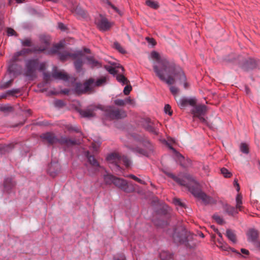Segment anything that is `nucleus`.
I'll use <instances>...</instances> for the list:
<instances>
[{
    "instance_id": "obj_1",
    "label": "nucleus",
    "mask_w": 260,
    "mask_h": 260,
    "mask_svg": "<svg viewBox=\"0 0 260 260\" xmlns=\"http://www.w3.org/2000/svg\"><path fill=\"white\" fill-rule=\"evenodd\" d=\"M154 72L158 78L168 85H172L175 83L173 76L176 77L181 82L186 81V76L182 69L174 63V69L171 72H168L162 69H159L157 65L153 66Z\"/></svg>"
},
{
    "instance_id": "obj_2",
    "label": "nucleus",
    "mask_w": 260,
    "mask_h": 260,
    "mask_svg": "<svg viewBox=\"0 0 260 260\" xmlns=\"http://www.w3.org/2000/svg\"><path fill=\"white\" fill-rule=\"evenodd\" d=\"M194 235L188 232L183 226L179 225L174 228L172 238L177 244H184L189 248H193L196 244L193 242Z\"/></svg>"
},
{
    "instance_id": "obj_3",
    "label": "nucleus",
    "mask_w": 260,
    "mask_h": 260,
    "mask_svg": "<svg viewBox=\"0 0 260 260\" xmlns=\"http://www.w3.org/2000/svg\"><path fill=\"white\" fill-rule=\"evenodd\" d=\"M46 63L40 62L38 58H30L25 60L24 75L32 80L37 77V71H45Z\"/></svg>"
},
{
    "instance_id": "obj_4",
    "label": "nucleus",
    "mask_w": 260,
    "mask_h": 260,
    "mask_svg": "<svg viewBox=\"0 0 260 260\" xmlns=\"http://www.w3.org/2000/svg\"><path fill=\"white\" fill-rule=\"evenodd\" d=\"M40 137L43 142H47L49 145H52L57 143L61 145H66L68 146H74L77 144L76 140L75 139H71L63 136L58 138L52 132H46L42 134Z\"/></svg>"
},
{
    "instance_id": "obj_5",
    "label": "nucleus",
    "mask_w": 260,
    "mask_h": 260,
    "mask_svg": "<svg viewBox=\"0 0 260 260\" xmlns=\"http://www.w3.org/2000/svg\"><path fill=\"white\" fill-rule=\"evenodd\" d=\"M189 191L197 198L201 199L205 205L215 204L216 201L213 198L207 196L205 192H203L199 185L195 182L194 185L188 186Z\"/></svg>"
},
{
    "instance_id": "obj_6",
    "label": "nucleus",
    "mask_w": 260,
    "mask_h": 260,
    "mask_svg": "<svg viewBox=\"0 0 260 260\" xmlns=\"http://www.w3.org/2000/svg\"><path fill=\"white\" fill-rule=\"evenodd\" d=\"M151 57L153 59H156L159 66H157L159 69H162L168 72H171L174 69V62L169 60L166 57H160L159 53L155 51H153L151 53Z\"/></svg>"
},
{
    "instance_id": "obj_7",
    "label": "nucleus",
    "mask_w": 260,
    "mask_h": 260,
    "mask_svg": "<svg viewBox=\"0 0 260 260\" xmlns=\"http://www.w3.org/2000/svg\"><path fill=\"white\" fill-rule=\"evenodd\" d=\"M105 116L110 120H118L125 118L127 116L126 112L123 109L115 108L113 106L107 108L104 107Z\"/></svg>"
},
{
    "instance_id": "obj_8",
    "label": "nucleus",
    "mask_w": 260,
    "mask_h": 260,
    "mask_svg": "<svg viewBox=\"0 0 260 260\" xmlns=\"http://www.w3.org/2000/svg\"><path fill=\"white\" fill-rule=\"evenodd\" d=\"M239 66L244 71L248 72L260 66V61L258 59L251 57L244 59L243 56H239Z\"/></svg>"
},
{
    "instance_id": "obj_9",
    "label": "nucleus",
    "mask_w": 260,
    "mask_h": 260,
    "mask_svg": "<svg viewBox=\"0 0 260 260\" xmlns=\"http://www.w3.org/2000/svg\"><path fill=\"white\" fill-rule=\"evenodd\" d=\"M142 126L143 128L151 134L158 136L159 134L158 126L160 123L157 122L156 124L151 120L149 118L143 119L142 121Z\"/></svg>"
},
{
    "instance_id": "obj_10",
    "label": "nucleus",
    "mask_w": 260,
    "mask_h": 260,
    "mask_svg": "<svg viewBox=\"0 0 260 260\" xmlns=\"http://www.w3.org/2000/svg\"><path fill=\"white\" fill-rule=\"evenodd\" d=\"M92 78H90L86 80L82 84L80 82L75 84L74 91L78 94H84L88 92H91V84L93 83Z\"/></svg>"
},
{
    "instance_id": "obj_11",
    "label": "nucleus",
    "mask_w": 260,
    "mask_h": 260,
    "mask_svg": "<svg viewBox=\"0 0 260 260\" xmlns=\"http://www.w3.org/2000/svg\"><path fill=\"white\" fill-rule=\"evenodd\" d=\"M85 155L87 159L88 162L93 168L92 169L87 168V171L90 174V175L95 174L96 172L99 171L100 169L102 168V167L100 166V164L99 163L98 160L95 158L94 156L93 155L91 154L89 151H86Z\"/></svg>"
},
{
    "instance_id": "obj_12",
    "label": "nucleus",
    "mask_w": 260,
    "mask_h": 260,
    "mask_svg": "<svg viewBox=\"0 0 260 260\" xmlns=\"http://www.w3.org/2000/svg\"><path fill=\"white\" fill-rule=\"evenodd\" d=\"M98 109L104 110V107L101 105H90L86 109L80 110L79 113L82 117L89 118L95 116L94 112Z\"/></svg>"
},
{
    "instance_id": "obj_13",
    "label": "nucleus",
    "mask_w": 260,
    "mask_h": 260,
    "mask_svg": "<svg viewBox=\"0 0 260 260\" xmlns=\"http://www.w3.org/2000/svg\"><path fill=\"white\" fill-rule=\"evenodd\" d=\"M59 59L61 61H66L69 58L71 57L73 59H76L80 56H83L84 54L81 50L77 51L75 53H70L68 51H64L62 53H59Z\"/></svg>"
},
{
    "instance_id": "obj_14",
    "label": "nucleus",
    "mask_w": 260,
    "mask_h": 260,
    "mask_svg": "<svg viewBox=\"0 0 260 260\" xmlns=\"http://www.w3.org/2000/svg\"><path fill=\"white\" fill-rule=\"evenodd\" d=\"M100 17L101 18L100 19H96L95 21L98 28L102 31L109 30L111 26L110 23L106 18L103 17L101 15Z\"/></svg>"
},
{
    "instance_id": "obj_15",
    "label": "nucleus",
    "mask_w": 260,
    "mask_h": 260,
    "mask_svg": "<svg viewBox=\"0 0 260 260\" xmlns=\"http://www.w3.org/2000/svg\"><path fill=\"white\" fill-rule=\"evenodd\" d=\"M163 143L165 144L170 149L172 150L173 152L175 153L177 160L180 164V165L182 166L183 168L187 167V165L184 162L185 160L184 157L178 152L174 147L172 146V145L166 140H164L162 141Z\"/></svg>"
},
{
    "instance_id": "obj_16",
    "label": "nucleus",
    "mask_w": 260,
    "mask_h": 260,
    "mask_svg": "<svg viewBox=\"0 0 260 260\" xmlns=\"http://www.w3.org/2000/svg\"><path fill=\"white\" fill-rule=\"evenodd\" d=\"M197 103V100L195 97L189 98L183 97L180 99L178 102V104L181 108H184L188 105L193 107L196 106Z\"/></svg>"
},
{
    "instance_id": "obj_17",
    "label": "nucleus",
    "mask_w": 260,
    "mask_h": 260,
    "mask_svg": "<svg viewBox=\"0 0 260 260\" xmlns=\"http://www.w3.org/2000/svg\"><path fill=\"white\" fill-rule=\"evenodd\" d=\"M193 109L191 110V113L193 115V117H198L203 116L207 111V107L205 105H199L193 107Z\"/></svg>"
},
{
    "instance_id": "obj_18",
    "label": "nucleus",
    "mask_w": 260,
    "mask_h": 260,
    "mask_svg": "<svg viewBox=\"0 0 260 260\" xmlns=\"http://www.w3.org/2000/svg\"><path fill=\"white\" fill-rule=\"evenodd\" d=\"M16 185V182L12 177L6 178L4 181V191L9 193Z\"/></svg>"
},
{
    "instance_id": "obj_19",
    "label": "nucleus",
    "mask_w": 260,
    "mask_h": 260,
    "mask_svg": "<svg viewBox=\"0 0 260 260\" xmlns=\"http://www.w3.org/2000/svg\"><path fill=\"white\" fill-rule=\"evenodd\" d=\"M39 40L42 45L40 46H36L35 47L36 48H38L39 49H44V52L48 48L50 45V37L45 35H41L39 37Z\"/></svg>"
},
{
    "instance_id": "obj_20",
    "label": "nucleus",
    "mask_w": 260,
    "mask_h": 260,
    "mask_svg": "<svg viewBox=\"0 0 260 260\" xmlns=\"http://www.w3.org/2000/svg\"><path fill=\"white\" fill-rule=\"evenodd\" d=\"M60 166L57 162H51L48 168V174L52 177H55L59 173Z\"/></svg>"
},
{
    "instance_id": "obj_21",
    "label": "nucleus",
    "mask_w": 260,
    "mask_h": 260,
    "mask_svg": "<svg viewBox=\"0 0 260 260\" xmlns=\"http://www.w3.org/2000/svg\"><path fill=\"white\" fill-rule=\"evenodd\" d=\"M113 66H105V69L110 74L114 76L117 75L118 72H120L118 70V69H121V72L122 73L124 71V68L123 67L120 66V64L117 65L116 63H113Z\"/></svg>"
},
{
    "instance_id": "obj_22",
    "label": "nucleus",
    "mask_w": 260,
    "mask_h": 260,
    "mask_svg": "<svg viewBox=\"0 0 260 260\" xmlns=\"http://www.w3.org/2000/svg\"><path fill=\"white\" fill-rule=\"evenodd\" d=\"M120 155V154L117 153H111L107 155L106 159L114 165L117 169H119L120 166L118 165V163L119 162Z\"/></svg>"
},
{
    "instance_id": "obj_23",
    "label": "nucleus",
    "mask_w": 260,
    "mask_h": 260,
    "mask_svg": "<svg viewBox=\"0 0 260 260\" xmlns=\"http://www.w3.org/2000/svg\"><path fill=\"white\" fill-rule=\"evenodd\" d=\"M258 235V231L254 229H250L247 232L248 241L252 243H256Z\"/></svg>"
},
{
    "instance_id": "obj_24",
    "label": "nucleus",
    "mask_w": 260,
    "mask_h": 260,
    "mask_svg": "<svg viewBox=\"0 0 260 260\" xmlns=\"http://www.w3.org/2000/svg\"><path fill=\"white\" fill-rule=\"evenodd\" d=\"M140 142L145 148L146 150H148L150 153L153 152L154 146L148 139L146 138H142L140 140Z\"/></svg>"
},
{
    "instance_id": "obj_25",
    "label": "nucleus",
    "mask_w": 260,
    "mask_h": 260,
    "mask_svg": "<svg viewBox=\"0 0 260 260\" xmlns=\"http://www.w3.org/2000/svg\"><path fill=\"white\" fill-rule=\"evenodd\" d=\"M43 50L44 49H39L35 46L32 48H23L20 51H18V55H20V56H23L30 53H40L43 52Z\"/></svg>"
},
{
    "instance_id": "obj_26",
    "label": "nucleus",
    "mask_w": 260,
    "mask_h": 260,
    "mask_svg": "<svg viewBox=\"0 0 260 260\" xmlns=\"http://www.w3.org/2000/svg\"><path fill=\"white\" fill-rule=\"evenodd\" d=\"M86 59L87 60V64L91 68H100L102 67V63L96 60L92 56H86Z\"/></svg>"
},
{
    "instance_id": "obj_27",
    "label": "nucleus",
    "mask_w": 260,
    "mask_h": 260,
    "mask_svg": "<svg viewBox=\"0 0 260 260\" xmlns=\"http://www.w3.org/2000/svg\"><path fill=\"white\" fill-rule=\"evenodd\" d=\"M93 83L91 84V91H93L94 88L95 87H100L102 86L107 83V78L106 77H102L101 78L95 80L94 79L92 78Z\"/></svg>"
},
{
    "instance_id": "obj_28",
    "label": "nucleus",
    "mask_w": 260,
    "mask_h": 260,
    "mask_svg": "<svg viewBox=\"0 0 260 260\" xmlns=\"http://www.w3.org/2000/svg\"><path fill=\"white\" fill-rule=\"evenodd\" d=\"M165 174L167 176L172 178L173 180H174L175 182H176L178 184H179L182 186H188L187 183L183 179L179 178L178 177L175 176L174 174H173V173H170V172H165Z\"/></svg>"
},
{
    "instance_id": "obj_29",
    "label": "nucleus",
    "mask_w": 260,
    "mask_h": 260,
    "mask_svg": "<svg viewBox=\"0 0 260 260\" xmlns=\"http://www.w3.org/2000/svg\"><path fill=\"white\" fill-rule=\"evenodd\" d=\"M52 77L55 79H61L64 81H67L69 78L67 74L57 71L56 67H54L53 69Z\"/></svg>"
},
{
    "instance_id": "obj_30",
    "label": "nucleus",
    "mask_w": 260,
    "mask_h": 260,
    "mask_svg": "<svg viewBox=\"0 0 260 260\" xmlns=\"http://www.w3.org/2000/svg\"><path fill=\"white\" fill-rule=\"evenodd\" d=\"M239 56H241V55L237 56L235 54H231L228 56H226L223 60L226 63H233L236 64H239Z\"/></svg>"
},
{
    "instance_id": "obj_31",
    "label": "nucleus",
    "mask_w": 260,
    "mask_h": 260,
    "mask_svg": "<svg viewBox=\"0 0 260 260\" xmlns=\"http://www.w3.org/2000/svg\"><path fill=\"white\" fill-rule=\"evenodd\" d=\"M83 56H80L76 58L74 61V65L76 71L78 73L80 72L82 69L83 61L82 58Z\"/></svg>"
},
{
    "instance_id": "obj_32",
    "label": "nucleus",
    "mask_w": 260,
    "mask_h": 260,
    "mask_svg": "<svg viewBox=\"0 0 260 260\" xmlns=\"http://www.w3.org/2000/svg\"><path fill=\"white\" fill-rule=\"evenodd\" d=\"M224 210L226 213H227L229 215L234 216L235 214L238 213L237 211V208L236 207H234L231 206L228 204H225L223 206Z\"/></svg>"
},
{
    "instance_id": "obj_33",
    "label": "nucleus",
    "mask_w": 260,
    "mask_h": 260,
    "mask_svg": "<svg viewBox=\"0 0 260 260\" xmlns=\"http://www.w3.org/2000/svg\"><path fill=\"white\" fill-rule=\"evenodd\" d=\"M123 186H122L121 188L123 191L126 193H131L133 192L135 190V188L134 187V184L132 183H128L127 181L125 180V183Z\"/></svg>"
},
{
    "instance_id": "obj_34",
    "label": "nucleus",
    "mask_w": 260,
    "mask_h": 260,
    "mask_svg": "<svg viewBox=\"0 0 260 260\" xmlns=\"http://www.w3.org/2000/svg\"><path fill=\"white\" fill-rule=\"evenodd\" d=\"M21 69L20 66L16 63H11L8 67V71L10 73L17 74L19 73Z\"/></svg>"
},
{
    "instance_id": "obj_35",
    "label": "nucleus",
    "mask_w": 260,
    "mask_h": 260,
    "mask_svg": "<svg viewBox=\"0 0 260 260\" xmlns=\"http://www.w3.org/2000/svg\"><path fill=\"white\" fill-rule=\"evenodd\" d=\"M131 150L134 152L139 153L141 155L147 157H148L149 155L150 154V153L148 150H146L145 149H143L139 147H133L131 149Z\"/></svg>"
},
{
    "instance_id": "obj_36",
    "label": "nucleus",
    "mask_w": 260,
    "mask_h": 260,
    "mask_svg": "<svg viewBox=\"0 0 260 260\" xmlns=\"http://www.w3.org/2000/svg\"><path fill=\"white\" fill-rule=\"evenodd\" d=\"M161 260H174L173 254L167 251H162L159 254Z\"/></svg>"
},
{
    "instance_id": "obj_37",
    "label": "nucleus",
    "mask_w": 260,
    "mask_h": 260,
    "mask_svg": "<svg viewBox=\"0 0 260 260\" xmlns=\"http://www.w3.org/2000/svg\"><path fill=\"white\" fill-rule=\"evenodd\" d=\"M119 162H122L126 168L129 167L132 164L129 158L125 155H120Z\"/></svg>"
},
{
    "instance_id": "obj_38",
    "label": "nucleus",
    "mask_w": 260,
    "mask_h": 260,
    "mask_svg": "<svg viewBox=\"0 0 260 260\" xmlns=\"http://www.w3.org/2000/svg\"><path fill=\"white\" fill-rule=\"evenodd\" d=\"M226 236L233 243H236L237 242L236 235L233 231L228 229L226 231Z\"/></svg>"
},
{
    "instance_id": "obj_39",
    "label": "nucleus",
    "mask_w": 260,
    "mask_h": 260,
    "mask_svg": "<svg viewBox=\"0 0 260 260\" xmlns=\"http://www.w3.org/2000/svg\"><path fill=\"white\" fill-rule=\"evenodd\" d=\"M12 149V145L11 144H0V153L1 154L9 152Z\"/></svg>"
},
{
    "instance_id": "obj_40",
    "label": "nucleus",
    "mask_w": 260,
    "mask_h": 260,
    "mask_svg": "<svg viewBox=\"0 0 260 260\" xmlns=\"http://www.w3.org/2000/svg\"><path fill=\"white\" fill-rule=\"evenodd\" d=\"M115 176L113 175L107 174L104 176V180L107 185H110L113 183Z\"/></svg>"
},
{
    "instance_id": "obj_41",
    "label": "nucleus",
    "mask_w": 260,
    "mask_h": 260,
    "mask_svg": "<svg viewBox=\"0 0 260 260\" xmlns=\"http://www.w3.org/2000/svg\"><path fill=\"white\" fill-rule=\"evenodd\" d=\"M125 180L124 179L115 177L113 184L121 189L122 186L124 184V183H125Z\"/></svg>"
},
{
    "instance_id": "obj_42",
    "label": "nucleus",
    "mask_w": 260,
    "mask_h": 260,
    "mask_svg": "<svg viewBox=\"0 0 260 260\" xmlns=\"http://www.w3.org/2000/svg\"><path fill=\"white\" fill-rule=\"evenodd\" d=\"M236 208L238 209L239 211H242L243 207L241 206L242 204V196L241 194H238L236 198Z\"/></svg>"
},
{
    "instance_id": "obj_43",
    "label": "nucleus",
    "mask_w": 260,
    "mask_h": 260,
    "mask_svg": "<svg viewBox=\"0 0 260 260\" xmlns=\"http://www.w3.org/2000/svg\"><path fill=\"white\" fill-rule=\"evenodd\" d=\"M116 80L120 83H121L122 85L127 84L129 83V81L126 78H125L123 75L120 74L116 75Z\"/></svg>"
},
{
    "instance_id": "obj_44",
    "label": "nucleus",
    "mask_w": 260,
    "mask_h": 260,
    "mask_svg": "<svg viewBox=\"0 0 260 260\" xmlns=\"http://www.w3.org/2000/svg\"><path fill=\"white\" fill-rule=\"evenodd\" d=\"M146 4L149 7L155 9H156L159 7L158 3L153 0L146 1Z\"/></svg>"
},
{
    "instance_id": "obj_45",
    "label": "nucleus",
    "mask_w": 260,
    "mask_h": 260,
    "mask_svg": "<svg viewBox=\"0 0 260 260\" xmlns=\"http://www.w3.org/2000/svg\"><path fill=\"white\" fill-rule=\"evenodd\" d=\"M114 48L118 50L120 53L121 54H125L126 53V51L122 47V46L120 45V44L115 42L114 43Z\"/></svg>"
},
{
    "instance_id": "obj_46",
    "label": "nucleus",
    "mask_w": 260,
    "mask_h": 260,
    "mask_svg": "<svg viewBox=\"0 0 260 260\" xmlns=\"http://www.w3.org/2000/svg\"><path fill=\"white\" fill-rule=\"evenodd\" d=\"M22 46L24 47H31L32 46L31 40L29 38H25L20 40Z\"/></svg>"
},
{
    "instance_id": "obj_47",
    "label": "nucleus",
    "mask_w": 260,
    "mask_h": 260,
    "mask_svg": "<svg viewBox=\"0 0 260 260\" xmlns=\"http://www.w3.org/2000/svg\"><path fill=\"white\" fill-rule=\"evenodd\" d=\"M240 148L241 151L243 153L248 154L249 153V147L247 144L242 143L240 145Z\"/></svg>"
},
{
    "instance_id": "obj_48",
    "label": "nucleus",
    "mask_w": 260,
    "mask_h": 260,
    "mask_svg": "<svg viewBox=\"0 0 260 260\" xmlns=\"http://www.w3.org/2000/svg\"><path fill=\"white\" fill-rule=\"evenodd\" d=\"M73 12L82 16H84L85 15L84 11L78 6H77L75 8H73Z\"/></svg>"
},
{
    "instance_id": "obj_49",
    "label": "nucleus",
    "mask_w": 260,
    "mask_h": 260,
    "mask_svg": "<svg viewBox=\"0 0 260 260\" xmlns=\"http://www.w3.org/2000/svg\"><path fill=\"white\" fill-rule=\"evenodd\" d=\"M13 79H10L6 82L1 83L0 84V89H6V88L9 87L11 85V84L13 82Z\"/></svg>"
},
{
    "instance_id": "obj_50",
    "label": "nucleus",
    "mask_w": 260,
    "mask_h": 260,
    "mask_svg": "<svg viewBox=\"0 0 260 260\" xmlns=\"http://www.w3.org/2000/svg\"><path fill=\"white\" fill-rule=\"evenodd\" d=\"M173 203L176 206H178L181 208H186V205L181 202L180 199L178 198H174L173 199Z\"/></svg>"
},
{
    "instance_id": "obj_51",
    "label": "nucleus",
    "mask_w": 260,
    "mask_h": 260,
    "mask_svg": "<svg viewBox=\"0 0 260 260\" xmlns=\"http://www.w3.org/2000/svg\"><path fill=\"white\" fill-rule=\"evenodd\" d=\"M213 218L215 220V221L220 225H222L224 223V221L221 217L217 214H214L213 215Z\"/></svg>"
},
{
    "instance_id": "obj_52",
    "label": "nucleus",
    "mask_w": 260,
    "mask_h": 260,
    "mask_svg": "<svg viewBox=\"0 0 260 260\" xmlns=\"http://www.w3.org/2000/svg\"><path fill=\"white\" fill-rule=\"evenodd\" d=\"M63 47V45L61 43H58L54 45L52 48H51V52L52 53H55L58 52V51Z\"/></svg>"
},
{
    "instance_id": "obj_53",
    "label": "nucleus",
    "mask_w": 260,
    "mask_h": 260,
    "mask_svg": "<svg viewBox=\"0 0 260 260\" xmlns=\"http://www.w3.org/2000/svg\"><path fill=\"white\" fill-rule=\"evenodd\" d=\"M221 174L224 176L225 178H230L232 176V173L228 171V169H226L225 168H222L220 170Z\"/></svg>"
},
{
    "instance_id": "obj_54",
    "label": "nucleus",
    "mask_w": 260,
    "mask_h": 260,
    "mask_svg": "<svg viewBox=\"0 0 260 260\" xmlns=\"http://www.w3.org/2000/svg\"><path fill=\"white\" fill-rule=\"evenodd\" d=\"M128 177L134 180L135 181L138 182V183L141 184H145V182L141 179L138 178L137 176H135L133 174H129L127 176Z\"/></svg>"
},
{
    "instance_id": "obj_55",
    "label": "nucleus",
    "mask_w": 260,
    "mask_h": 260,
    "mask_svg": "<svg viewBox=\"0 0 260 260\" xmlns=\"http://www.w3.org/2000/svg\"><path fill=\"white\" fill-rule=\"evenodd\" d=\"M164 111L166 114H168L170 116L172 115V111L171 110V107L169 104H167L165 106Z\"/></svg>"
},
{
    "instance_id": "obj_56",
    "label": "nucleus",
    "mask_w": 260,
    "mask_h": 260,
    "mask_svg": "<svg viewBox=\"0 0 260 260\" xmlns=\"http://www.w3.org/2000/svg\"><path fill=\"white\" fill-rule=\"evenodd\" d=\"M64 103L63 101L60 100H57L55 101L54 105L55 107L58 108H61L64 106Z\"/></svg>"
},
{
    "instance_id": "obj_57",
    "label": "nucleus",
    "mask_w": 260,
    "mask_h": 260,
    "mask_svg": "<svg viewBox=\"0 0 260 260\" xmlns=\"http://www.w3.org/2000/svg\"><path fill=\"white\" fill-rule=\"evenodd\" d=\"M114 260H125V256L122 253H118L113 257Z\"/></svg>"
},
{
    "instance_id": "obj_58",
    "label": "nucleus",
    "mask_w": 260,
    "mask_h": 260,
    "mask_svg": "<svg viewBox=\"0 0 260 260\" xmlns=\"http://www.w3.org/2000/svg\"><path fill=\"white\" fill-rule=\"evenodd\" d=\"M114 103L115 105L118 106H124L125 105L124 100L116 99L114 101Z\"/></svg>"
},
{
    "instance_id": "obj_59",
    "label": "nucleus",
    "mask_w": 260,
    "mask_h": 260,
    "mask_svg": "<svg viewBox=\"0 0 260 260\" xmlns=\"http://www.w3.org/2000/svg\"><path fill=\"white\" fill-rule=\"evenodd\" d=\"M170 90L171 93L174 96L177 95L178 93V91H179V89L177 87L174 86H171L170 87Z\"/></svg>"
},
{
    "instance_id": "obj_60",
    "label": "nucleus",
    "mask_w": 260,
    "mask_h": 260,
    "mask_svg": "<svg viewBox=\"0 0 260 260\" xmlns=\"http://www.w3.org/2000/svg\"><path fill=\"white\" fill-rule=\"evenodd\" d=\"M104 2L106 3L108 6L111 7L115 12H118V9L113 5L109 0H103Z\"/></svg>"
},
{
    "instance_id": "obj_61",
    "label": "nucleus",
    "mask_w": 260,
    "mask_h": 260,
    "mask_svg": "<svg viewBox=\"0 0 260 260\" xmlns=\"http://www.w3.org/2000/svg\"><path fill=\"white\" fill-rule=\"evenodd\" d=\"M12 110V108L9 106H3L0 107V111L2 112H8L11 111Z\"/></svg>"
},
{
    "instance_id": "obj_62",
    "label": "nucleus",
    "mask_w": 260,
    "mask_h": 260,
    "mask_svg": "<svg viewBox=\"0 0 260 260\" xmlns=\"http://www.w3.org/2000/svg\"><path fill=\"white\" fill-rule=\"evenodd\" d=\"M7 32L9 36H17L16 32L12 28H8Z\"/></svg>"
},
{
    "instance_id": "obj_63",
    "label": "nucleus",
    "mask_w": 260,
    "mask_h": 260,
    "mask_svg": "<svg viewBox=\"0 0 260 260\" xmlns=\"http://www.w3.org/2000/svg\"><path fill=\"white\" fill-rule=\"evenodd\" d=\"M132 89V87L131 85H126L123 90V93L125 95H128L129 94L131 91Z\"/></svg>"
},
{
    "instance_id": "obj_64",
    "label": "nucleus",
    "mask_w": 260,
    "mask_h": 260,
    "mask_svg": "<svg viewBox=\"0 0 260 260\" xmlns=\"http://www.w3.org/2000/svg\"><path fill=\"white\" fill-rule=\"evenodd\" d=\"M51 75L49 73L43 71V78L46 82H48L50 79Z\"/></svg>"
}]
</instances>
